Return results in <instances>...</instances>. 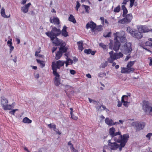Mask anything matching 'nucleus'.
<instances>
[{
    "label": "nucleus",
    "instance_id": "nucleus-1",
    "mask_svg": "<svg viewBox=\"0 0 152 152\" xmlns=\"http://www.w3.org/2000/svg\"><path fill=\"white\" fill-rule=\"evenodd\" d=\"M115 129L112 127L109 130V134L112 137V140H113L115 142L120 143L121 147L119 148L120 151L121 150V148L124 147L127 142L129 138V136L128 134H124L122 135L120 131L115 132Z\"/></svg>",
    "mask_w": 152,
    "mask_h": 152
},
{
    "label": "nucleus",
    "instance_id": "nucleus-2",
    "mask_svg": "<svg viewBox=\"0 0 152 152\" xmlns=\"http://www.w3.org/2000/svg\"><path fill=\"white\" fill-rule=\"evenodd\" d=\"M114 37V44L113 49L115 51L118 50L120 45V42H125L126 41L125 32L123 31L117 32L113 34Z\"/></svg>",
    "mask_w": 152,
    "mask_h": 152
},
{
    "label": "nucleus",
    "instance_id": "nucleus-3",
    "mask_svg": "<svg viewBox=\"0 0 152 152\" xmlns=\"http://www.w3.org/2000/svg\"><path fill=\"white\" fill-rule=\"evenodd\" d=\"M109 53L110 57L108 58V61L110 63H113L114 61L122 58L123 56V54L120 52L115 53L113 51H112Z\"/></svg>",
    "mask_w": 152,
    "mask_h": 152
},
{
    "label": "nucleus",
    "instance_id": "nucleus-4",
    "mask_svg": "<svg viewBox=\"0 0 152 152\" xmlns=\"http://www.w3.org/2000/svg\"><path fill=\"white\" fill-rule=\"evenodd\" d=\"M61 33V31L59 29L54 27L52 28L50 32H46L45 34L50 37L51 40H53L54 37H57Z\"/></svg>",
    "mask_w": 152,
    "mask_h": 152
},
{
    "label": "nucleus",
    "instance_id": "nucleus-5",
    "mask_svg": "<svg viewBox=\"0 0 152 152\" xmlns=\"http://www.w3.org/2000/svg\"><path fill=\"white\" fill-rule=\"evenodd\" d=\"M142 108L145 113L148 115H152V104L148 101H144Z\"/></svg>",
    "mask_w": 152,
    "mask_h": 152
},
{
    "label": "nucleus",
    "instance_id": "nucleus-6",
    "mask_svg": "<svg viewBox=\"0 0 152 152\" xmlns=\"http://www.w3.org/2000/svg\"><path fill=\"white\" fill-rule=\"evenodd\" d=\"M127 31L132 36L137 39H140L143 36L142 34L140 32L136 30L132 29L129 27L127 28Z\"/></svg>",
    "mask_w": 152,
    "mask_h": 152
},
{
    "label": "nucleus",
    "instance_id": "nucleus-7",
    "mask_svg": "<svg viewBox=\"0 0 152 152\" xmlns=\"http://www.w3.org/2000/svg\"><path fill=\"white\" fill-rule=\"evenodd\" d=\"M121 50L124 54L130 55L132 51L131 44L130 42H126L121 48Z\"/></svg>",
    "mask_w": 152,
    "mask_h": 152
},
{
    "label": "nucleus",
    "instance_id": "nucleus-8",
    "mask_svg": "<svg viewBox=\"0 0 152 152\" xmlns=\"http://www.w3.org/2000/svg\"><path fill=\"white\" fill-rule=\"evenodd\" d=\"M53 74L55 76L54 79V83L56 86H58L60 84V75L57 72V71H56V69L55 67V65H53Z\"/></svg>",
    "mask_w": 152,
    "mask_h": 152
},
{
    "label": "nucleus",
    "instance_id": "nucleus-9",
    "mask_svg": "<svg viewBox=\"0 0 152 152\" xmlns=\"http://www.w3.org/2000/svg\"><path fill=\"white\" fill-rule=\"evenodd\" d=\"M125 18L118 20V23L124 24L130 22L132 19V15L131 14H129L125 16Z\"/></svg>",
    "mask_w": 152,
    "mask_h": 152
},
{
    "label": "nucleus",
    "instance_id": "nucleus-10",
    "mask_svg": "<svg viewBox=\"0 0 152 152\" xmlns=\"http://www.w3.org/2000/svg\"><path fill=\"white\" fill-rule=\"evenodd\" d=\"M130 95H123L121 97V102L123 105L126 107H127L130 103Z\"/></svg>",
    "mask_w": 152,
    "mask_h": 152
},
{
    "label": "nucleus",
    "instance_id": "nucleus-11",
    "mask_svg": "<svg viewBox=\"0 0 152 152\" xmlns=\"http://www.w3.org/2000/svg\"><path fill=\"white\" fill-rule=\"evenodd\" d=\"M132 125L135 126L137 130L139 131L142 129L144 127L145 124L144 122H135L132 123Z\"/></svg>",
    "mask_w": 152,
    "mask_h": 152
},
{
    "label": "nucleus",
    "instance_id": "nucleus-12",
    "mask_svg": "<svg viewBox=\"0 0 152 152\" xmlns=\"http://www.w3.org/2000/svg\"><path fill=\"white\" fill-rule=\"evenodd\" d=\"M111 140H108V145L109 148L112 150H115L119 147V145L116 142H111Z\"/></svg>",
    "mask_w": 152,
    "mask_h": 152
},
{
    "label": "nucleus",
    "instance_id": "nucleus-13",
    "mask_svg": "<svg viewBox=\"0 0 152 152\" xmlns=\"http://www.w3.org/2000/svg\"><path fill=\"white\" fill-rule=\"evenodd\" d=\"M65 64V61H63L59 60L56 61V63L53 62L52 63V69L53 70V65H55V67L56 69V71L57 68L59 69L61 67L64 66Z\"/></svg>",
    "mask_w": 152,
    "mask_h": 152
},
{
    "label": "nucleus",
    "instance_id": "nucleus-14",
    "mask_svg": "<svg viewBox=\"0 0 152 152\" xmlns=\"http://www.w3.org/2000/svg\"><path fill=\"white\" fill-rule=\"evenodd\" d=\"M51 40L53 41V43L55 44L57 46H62V45H65V42L61 40L58 38L57 37H54L53 39Z\"/></svg>",
    "mask_w": 152,
    "mask_h": 152
},
{
    "label": "nucleus",
    "instance_id": "nucleus-15",
    "mask_svg": "<svg viewBox=\"0 0 152 152\" xmlns=\"http://www.w3.org/2000/svg\"><path fill=\"white\" fill-rule=\"evenodd\" d=\"M96 27V24L92 22H91L88 23L87 24L86 28L87 29L90 28H91L92 31L94 32Z\"/></svg>",
    "mask_w": 152,
    "mask_h": 152
},
{
    "label": "nucleus",
    "instance_id": "nucleus-16",
    "mask_svg": "<svg viewBox=\"0 0 152 152\" xmlns=\"http://www.w3.org/2000/svg\"><path fill=\"white\" fill-rule=\"evenodd\" d=\"M31 4L30 3H28L27 4L25 5L21 8L22 11L24 13H27L28 11L29 7Z\"/></svg>",
    "mask_w": 152,
    "mask_h": 152
},
{
    "label": "nucleus",
    "instance_id": "nucleus-17",
    "mask_svg": "<svg viewBox=\"0 0 152 152\" xmlns=\"http://www.w3.org/2000/svg\"><path fill=\"white\" fill-rule=\"evenodd\" d=\"M134 70L133 68H129L127 67L126 68H123L121 71L122 73H130L132 72H133Z\"/></svg>",
    "mask_w": 152,
    "mask_h": 152
},
{
    "label": "nucleus",
    "instance_id": "nucleus-18",
    "mask_svg": "<svg viewBox=\"0 0 152 152\" xmlns=\"http://www.w3.org/2000/svg\"><path fill=\"white\" fill-rule=\"evenodd\" d=\"M105 123L109 126L114 125V122L111 119L108 118H106L105 120Z\"/></svg>",
    "mask_w": 152,
    "mask_h": 152
},
{
    "label": "nucleus",
    "instance_id": "nucleus-19",
    "mask_svg": "<svg viewBox=\"0 0 152 152\" xmlns=\"http://www.w3.org/2000/svg\"><path fill=\"white\" fill-rule=\"evenodd\" d=\"M8 101L6 98L4 97H1V105L2 108L7 104H8Z\"/></svg>",
    "mask_w": 152,
    "mask_h": 152
},
{
    "label": "nucleus",
    "instance_id": "nucleus-20",
    "mask_svg": "<svg viewBox=\"0 0 152 152\" xmlns=\"http://www.w3.org/2000/svg\"><path fill=\"white\" fill-rule=\"evenodd\" d=\"M50 22L54 24L58 25L59 24V20L57 18H54L53 19L50 18Z\"/></svg>",
    "mask_w": 152,
    "mask_h": 152
},
{
    "label": "nucleus",
    "instance_id": "nucleus-21",
    "mask_svg": "<svg viewBox=\"0 0 152 152\" xmlns=\"http://www.w3.org/2000/svg\"><path fill=\"white\" fill-rule=\"evenodd\" d=\"M66 28L67 27L66 26H64L61 31V34L64 37H66L68 36V33L66 31Z\"/></svg>",
    "mask_w": 152,
    "mask_h": 152
},
{
    "label": "nucleus",
    "instance_id": "nucleus-22",
    "mask_svg": "<svg viewBox=\"0 0 152 152\" xmlns=\"http://www.w3.org/2000/svg\"><path fill=\"white\" fill-rule=\"evenodd\" d=\"M1 16L4 18H8L10 17V15L7 16L5 15V9L3 8H2L1 11Z\"/></svg>",
    "mask_w": 152,
    "mask_h": 152
},
{
    "label": "nucleus",
    "instance_id": "nucleus-23",
    "mask_svg": "<svg viewBox=\"0 0 152 152\" xmlns=\"http://www.w3.org/2000/svg\"><path fill=\"white\" fill-rule=\"evenodd\" d=\"M84 53L87 54H91L92 55H94L95 54V52L94 51H92L90 49H86L84 50Z\"/></svg>",
    "mask_w": 152,
    "mask_h": 152
},
{
    "label": "nucleus",
    "instance_id": "nucleus-24",
    "mask_svg": "<svg viewBox=\"0 0 152 152\" xmlns=\"http://www.w3.org/2000/svg\"><path fill=\"white\" fill-rule=\"evenodd\" d=\"M77 45L78 47V49L81 51L83 49V43L82 41H80L77 42Z\"/></svg>",
    "mask_w": 152,
    "mask_h": 152
},
{
    "label": "nucleus",
    "instance_id": "nucleus-25",
    "mask_svg": "<svg viewBox=\"0 0 152 152\" xmlns=\"http://www.w3.org/2000/svg\"><path fill=\"white\" fill-rule=\"evenodd\" d=\"M123 10V16L124 17L128 12V10L124 5H123L121 7Z\"/></svg>",
    "mask_w": 152,
    "mask_h": 152
},
{
    "label": "nucleus",
    "instance_id": "nucleus-26",
    "mask_svg": "<svg viewBox=\"0 0 152 152\" xmlns=\"http://www.w3.org/2000/svg\"><path fill=\"white\" fill-rule=\"evenodd\" d=\"M65 44L64 45H62V46H61V47L59 49V51L61 52L62 53L65 52L67 50V48L65 46Z\"/></svg>",
    "mask_w": 152,
    "mask_h": 152
},
{
    "label": "nucleus",
    "instance_id": "nucleus-27",
    "mask_svg": "<svg viewBox=\"0 0 152 152\" xmlns=\"http://www.w3.org/2000/svg\"><path fill=\"white\" fill-rule=\"evenodd\" d=\"M65 91L66 92L70 91L72 90L73 88L72 87L69 85H66L65 86Z\"/></svg>",
    "mask_w": 152,
    "mask_h": 152
},
{
    "label": "nucleus",
    "instance_id": "nucleus-28",
    "mask_svg": "<svg viewBox=\"0 0 152 152\" xmlns=\"http://www.w3.org/2000/svg\"><path fill=\"white\" fill-rule=\"evenodd\" d=\"M62 53L60 51H59L56 53V60H58L61 58L62 55Z\"/></svg>",
    "mask_w": 152,
    "mask_h": 152
},
{
    "label": "nucleus",
    "instance_id": "nucleus-29",
    "mask_svg": "<svg viewBox=\"0 0 152 152\" xmlns=\"http://www.w3.org/2000/svg\"><path fill=\"white\" fill-rule=\"evenodd\" d=\"M23 122L25 123L30 124L32 122V121L27 117H26L23 119Z\"/></svg>",
    "mask_w": 152,
    "mask_h": 152
},
{
    "label": "nucleus",
    "instance_id": "nucleus-30",
    "mask_svg": "<svg viewBox=\"0 0 152 152\" xmlns=\"http://www.w3.org/2000/svg\"><path fill=\"white\" fill-rule=\"evenodd\" d=\"M146 46H151L152 47V38H149L148 40L145 42Z\"/></svg>",
    "mask_w": 152,
    "mask_h": 152
},
{
    "label": "nucleus",
    "instance_id": "nucleus-31",
    "mask_svg": "<svg viewBox=\"0 0 152 152\" xmlns=\"http://www.w3.org/2000/svg\"><path fill=\"white\" fill-rule=\"evenodd\" d=\"M12 106L11 104H8L5 105L3 107V109L4 110H11L12 109Z\"/></svg>",
    "mask_w": 152,
    "mask_h": 152
},
{
    "label": "nucleus",
    "instance_id": "nucleus-32",
    "mask_svg": "<svg viewBox=\"0 0 152 152\" xmlns=\"http://www.w3.org/2000/svg\"><path fill=\"white\" fill-rule=\"evenodd\" d=\"M69 20L70 21L73 22L74 23H76V21L74 17L72 15H71L69 18Z\"/></svg>",
    "mask_w": 152,
    "mask_h": 152
},
{
    "label": "nucleus",
    "instance_id": "nucleus-33",
    "mask_svg": "<svg viewBox=\"0 0 152 152\" xmlns=\"http://www.w3.org/2000/svg\"><path fill=\"white\" fill-rule=\"evenodd\" d=\"M82 6L84 7L85 10V12L88 14L90 12V8L89 6L85 5H82Z\"/></svg>",
    "mask_w": 152,
    "mask_h": 152
},
{
    "label": "nucleus",
    "instance_id": "nucleus-34",
    "mask_svg": "<svg viewBox=\"0 0 152 152\" xmlns=\"http://www.w3.org/2000/svg\"><path fill=\"white\" fill-rule=\"evenodd\" d=\"M36 60L37 63L40 64L41 67L42 68L45 66V64L44 61L39 60L38 59H37Z\"/></svg>",
    "mask_w": 152,
    "mask_h": 152
},
{
    "label": "nucleus",
    "instance_id": "nucleus-35",
    "mask_svg": "<svg viewBox=\"0 0 152 152\" xmlns=\"http://www.w3.org/2000/svg\"><path fill=\"white\" fill-rule=\"evenodd\" d=\"M99 45L104 50H107V46L104 45L103 43H100L99 44Z\"/></svg>",
    "mask_w": 152,
    "mask_h": 152
},
{
    "label": "nucleus",
    "instance_id": "nucleus-36",
    "mask_svg": "<svg viewBox=\"0 0 152 152\" xmlns=\"http://www.w3.org/2000/svg\"><path fill=\"white\" fill-rule=\"evenodd\" d=\"M65 56H66V60L69 63V64H72L73 63V60H72L70 59V58H68V54L66 53H65Z\"/></svg>",
    "mask_w": 152,
    "mask_h": 152
},
{
    "label": "nucleus",
    "instance_id": "nucleus-37",
    "mask_svg": "<svg viewBox=\"0 0 152 152\" xmlns=\"http://www.w3.org/2000/svg\"><path fill=\"white\" fill-rule=\"evenodd\" d=\"M98 76L101 77H105L106 76V74L104 72H101L98 74Z\"/></svg>",
    "mask_w": 152,
    "mask_h": 152
},
{
    "label": "nucleus",
    "instance_id": "nucleus-38",
    "mask_svg": "<svg viewBox=\"0 0 152 152\" xmlns=\"http://www.w3.org/2000/svg\"><path fill=\"white\" fill-rule=\"evenodd\" d=\"M134 61H130L129 62L127 65V67L129 68H132L131 67L134 64Z\"/></svg>",
    "mask_w": 152,
    "mask_h": 152
},
{
    "label": "nucleus",
    "instance_id": "nucleus-39",
    "mask_svg": "<svg viewBox=\"0 0 152 152\" xmlns=\"http://www.w3.org/2000/svg\"><path fill=\"white\" fill-rule=\"evenodd\" d=\"M88 99L90 103H91L92 102L93 104H96L97 105H98L99 103V102L94 100H92L90 98H88Z\"/></svg>",
    "mask_w": 152,
    "mask_h": 152
},
{
    "label": "nucleus",
    "instance_id": "nucleus-40",
    "mask_svg": "<svg viewBox=\"0 0 152 152\" xmlns=\"http://www.w3.org/2000/svg\"><path fill=\"white\" fill-rule=\"evenodd\" d=\"M143 28V26H139L138 28H137L138 31L139 32H140L142 34V33H144V30Z\"/></svg>",
    "mask_w": 152,
    "mask_h": 152
},
{
    "label": "nucleus",
    "instance_id": "nucleus-41",
    "mask_svg": "<svg viewBox=\"0 0 152 152\" xmlns=\"http://www.w3.org/2000/svg\"><path fill=\"white\" fill-rule=\"evenodd\" d=\"M96 109L98 111H101L102 110L101 108H103V110H104L105 109L106 107L104 106H96Z\"/></svg>",
    "mask_w": 152,
    "mask_h": 152
},
{
    "label": "nucleus",
    "instance_id": "nucleus-42",
    "mask_svg": "<svg viewBox=\"0 0 152 152\" xmlns=\"http://www.w3.org/2000/svg\"><path fill=\"white\" fill-rule=\"evenodd\" d=\"M120 7L119 5H118L116 8L114 9V12H118L120 11Z\"/></svg>",
    "mask_w": 152,
    "mask_h": 152
},
{
    "label": "nucleus",
    "instance_id": "nucleus-43",
    "mask_svg": "<svg viewBox=\"0 0 152 152\" xmlns=\"http://www.w3.org/2000/svg\"><path fill=\"white\" fill-rule=\"evenodd\" d=\"M12 39L11 38L10 39V40H9L7 42V43L8 46L10 48L11 47H12Z\"/></svg>",
    "mask_w": 152,
    "mask_h": 152
},
{
    "label": "nucleus",
    "instance_id": "nucleus-44",
    "mask_svg": "<svg viewBox=\"0 0 152 152\" xmlns=\"http://www.w3.org/2000/svg\"><path fill=\"white\" fill-rule=\"evenodd\" d=\"M144 33L148 32L150 31L148 27L145 26H143Z\"/></svg>",
    "mask_w": 152,
    "mask_h": 152
},
{
    "label": "nucleus",
    "instance_id": "nucleus-45",
    "mask_svg": "<svg viewBox=\"0 0 152 152\" xmlns=\"http://www.w3.org/2000/svg\"><path fill=\"white\" fill-rule=\"evenodd\" d=\"M48 127H49L50 128H53V129H56V126L55 124H51L48 125Z\"/></svg>",
    "mask_w": 152,
    "mask_h": 152
},
{
    "label": "nucleus",
    "instance_id": "nucleus-46",
    "mask_svg": "<svg viewBox=\"0 0 152 152\" xmlns=\"http://www.w3.org/2000/svg\"><path fill=\"white\" fill-rule=\"evenodd\" d=\"M107 62L106 61H105L101 64L100 67L102 68H104L107 66Z\"/></svg>",
    "mask_w": 152,
    "mask_h": 152
},
{
    "label": "nucleus",
    "instance_id": "nucleus-47",
    "mask_svg": "<svg viewBox=\"0 0 152 152\" xmlns=\"http://www.w3.org/2000/svg\"><path fill=\"white\" fill-rule=\"evenodd\" d=\"M18 110V109H13L9 111V113L10 114L14 115L15 112Z\"/></svg>",
    "mask_w": 152,
    "mask_h": 152
},
{
    "label": "nucleus",
    "instance_id": "nucleus-48",
    "mask_svg": "<svg viewBox=\"0 0 152 152\" xmlns=\"http://www.w3.org/2000/svg\"><path fill=\"white\" fill-rule=\"evenodd\" d=\"M76 9L77 11L78 10L79 8L80 7V3L79 1H77L76 2Z\"/></svg>",
    "mask_w": 152,
    "mask_h": 152
},
{
    "label": "nucleus",
    "instance_id": "nucleus-49",
    "mask_svg": "<svg viewBox=\"0 0 152 152\" xmlns=\"http://www.w3.org/2000/svg\"><path fill=\"white\" fill-rule=\"evenodd\" d=\"M111 34V32H109L107 34H106V33H104L103 34V36L105 37H108L110 36Z\"/></svg>",
    "mask_w": 152,
    "mask_h": 152
},
{
    "label": "nucleus",
    "instance_id": "nucleus-50",
    "mask_svg": "<svg viewBox=\"0 0 152 152\" xmlns=\"http://www.w3.org/2000/svg\"><path fill=\"white\" fill-rule=\"evenodd\" d=\"M96 29L98 31H101L102 29V26L101 25H99L96 27Z\"/></svg>",
    "mask_w": 152,
    "mask_h": 152
},
{
    "label": "nucleus",
    "instance_id": "nucleus-51",
    "mask_svg": "<svg viewBox=\"0 0 152 152\" xmlns=\"http://www.w3.org/2000/svg\"><path fill=\"white\" fill-rule=\"evenodd\" d=\"M71 115V118H72V119L74 120H77V117L75 116L73 114H72V115Z\"/></svg>",
    "mask_w": 152,
    "mask_h": 152
},
{
    "label": "nucleus",
    "instance_id": "nucleus-52",
    "mask_svg": "<svg viewBox=\"0 0 152 152\" xmlns=\"http://www.w3.org/2000/svg\"><path fill=\"white\" fill-rule=\"evenodd\" d=\"M135 0H130V7H133L134 5Z\"/></svg>",
    "mask_w": 152,
    "mask_h": 152
},
{
    "label": "nucleus",
    "instance_id": "nucleus-53",
    "mask_svg": "<svg viewBox=\"0 0 152 152\" xmlns=\"http://www.w3.org/2000/svg\"><path fill=\"white\" fill-rule=\"evenodd\" d=\"M152 136V133H149L146 136V137L148 138L149 140L150 139L151 137Z\"/></svg>",
    "mask_w": 152,
    "mask_h": 152
},
{
    "label": "nucleus",
    "instance_id": "nucleus-54",
    "mask_svg": "<svg viewBox=\"0 0 152 152\" xmlns=\"http://www.w3.org/2000/svg\"><path fill=\"white\" fill-rule=\"evenodd\" d=\"M70 72L71 74L74 75L76 73V72L75 70L72 69L70 71Z\"/></svg>",
    "mask_w": 152,
    "mask_h": 152
},
{
    "label": "nucleus",
    "instance_id": "nucleus-55",
    "mask_svg": "<svg viewBox=\"0 0 152 152\" xmlns=\"http://www.w3.org/2000/svg\"><path fill=\"white\" fill-rule=\"evenodd\" d=\"M100 20L102 21V23L103 25H104V18L102 17H101L100 18Z\"/></svg>",
    "mask_w": 152,
    "mask_h": 152
},
{
    "label": "nucleus",
    "instance_id": "nucleus-56",
    "mask_svg": "<svg viewBox=\"0 0 152 152\" xmlns=\"http://www.w3.org/2000/svg\"><path fill=\"white\" fill-rule=\"evenodd\" d=\"M126 58L125 59V60L126 61H127L131 57V56H130V55H127Z\"/></svg>",
    "mask_w": 152,
    "mask_h": 152
},
{
    "label": "nucleus",
    "instance_id": "nucleus-57",
    "mask_svg": "<svg viewBox=\"0 0 152 152\" xmlns=\"http://www.w3.org/2000/svg\"><path fill=\"white\" fill-rule=\"evenodd\" d=\"M122 102H120V101H118V104H117V106L118 107H120L121 106L122 104Z\"/></svg>",
    "mask_w": 152,
    "mask_h": 152
},
{
    "label": "nucleus",
    "instance_id": "nucleus-58",
    "mask_svg": "<svg viewBox=\"0 0 152 152\" xmlns=\"http://www.w3.org/2000/svg\"><path fill=\"white\" fill-rule=\"evenodd\" d=\"M14 49V47L13 46L12 47H11L10 48V53H12V51H13Z\"/></svg>",
    "mask_w": 152,
    "mask_h": 152
},
{
    "label": "nucleus",
    "instance_id": "nucleus-59",
    "mask_svg": "<svg viewBox=\"0 0 152 152\" xmlns=\"http://www.w3.org/2000/svg\"><path fill=\"white\" fill-rule=\"evenodd\" d=\"M54 130L55 131L56 133L60 135L61 134V132L59 130H55V129H54Z\"/></svg>",
    "mask_w": 152,
    "mask_h": 152
},
{
    "label": "nucleus",
    "instance_id": "nucleus-60",
    "mask_svg": "<svg viewBox=\"0 0 152 152\" xmlns=\"http://www.w3.org/2000/svg\"><path fill=\"white\" fill-rule=\"evenodd\" d=\"M129 1V0H124L122 4H126V3Z\"/></svg>",
    "mask_w": 152,
    "mask_h": 152
},
{
    "label": "nucleus",
    "instance_id": "nucleus-61",
    "mask_svg": "<svg viewBox=\"0 0 152 152\" xmlns=\"http://www.w3.org/2000/svg\"><path fill=\"white\" fill-rule=\"evenodd\" d=\"M16 40L17 41V44H19L20 42V40L18 38H16Z\"/></svg>",
    "mask_w": 152,
    "mask_h": 152
},
{
    "label": "nucleus",
    "instance_id": "nucleus-62",
    "mask_svg": "<svg viewBox=\"0 0 152 152\" xmlns=\"http://www.w3.org/2000/svg\"><path fill=\"white\" fill-rule=\"evenodd\" d=\"M27 0H23L21 1V4H25Z\"/></svg>",
    "mask_w": 152,
    "mask_h": 152
},
{
    "label": "nucleus",
    "instance_id": "nucleus-63",
    "mask_svg": "<svg viewBox=\"0 0 152 152\" xmlns=\"http://www.w3.org/2000/svg\"><path fill=\"white\" fill-rule=\"evenodd\" d=\"M86 77L88 78H91V76L90 74H88L86 75Z\"/></svg>",
    "mask_w": 152,
    "mask_h": 152
},
{
    "label": "nucleus",
    "instance_id": "nucleus-64",
    "mask_svg": "<svg viewBox=\"0 0 152 152\" xmlns=\"http://www.w3.org/2000/svg\"><path fill=\"white\" fill-rule=\"evenodd\" d=\"M149 65L150 66L152 65V58H150Z\"/></svg>",
    "mask_w": 152,
    "mask_h": 152
}]
</instances>
